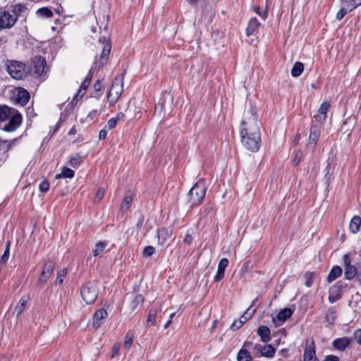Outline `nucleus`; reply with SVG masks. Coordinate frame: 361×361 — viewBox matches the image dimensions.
<instances>
[{
  "label": "nucleus",
  "instance_id": "obj_7",
  "mask_svg": "<svg viewBox=\"0 0 361 361\" xmlns=\"http://www.w3.org/2000/svg\"><path fill=\"white\" fill-rule=\"evenodd\" d=\"M123 91L122 79L115 78L107 94V99L111 106L114 105L117 102Z\"/></svg>",
  "mask_w": 361,
  "mask_h": 361
},
{
  "label": "nucleus",
  "instance_id": "obj_12",
  "mask_svg": "<svg viewBox=\"0 0 361 361\" xmlns=\"http://www.w3.org/2000/svg\"><path fill=\"white\" fill-rule=\"evenodd\" d=\"M54 269V263L52 261L47 262L39 277L38 282L41 283H46L52 274Z\"/></svg>",
  "mask_w": 361,
  "mask_h": 361
},
{
  "label": "nucleus",
  "instance_id": "obj_14",
  "mask_svg": "<svg viewBox=\"0 0 361 361\" xmlns=\"http://www.w3.org/2000/svg\"><path fill=\"white\" fill-rule=\"evenodd\" d=\"M99 43H101L103 45L102 51L99 60L101 63H104L108 60L111 49V45L110 41L106 39L105 37H104L102 39H100Z\"/></svg>",
  "mask_w": 361,
  "mask_h": 361
},
{
  "label": "nucleus",
  "instance_id": "obj_39",
  "mask_svg": "<svg viewBox=\"0 0 361 361\" xmlns=\"http://www.w3.org/2000/svg\"><path fill=\"white\" fill-rule=\"evenodd\" d=\"M68 274V270L66 269H62L57 272V277L56 282V283L61 285L63 282L64 279L66 278Z\"/></svg>",
  "mask_w": 361,
  "mask_h": 361
},
{
  "label": "nucleus",
  "instance_id": "obj_9",
  "mask_svg": "<svg viewBox=\"0 0 361 361\" xmlns=\"http://www.w3.org/2000/svg\"><path fill=\"white\" fill-rule=\"evenodd\" d=\"M304 352V361H319L316 356L315 345L313 338L307 339Z\"/></svg>",
  "mask_w": 361,
  "mask_h": 361
},
{
  "label": "nucleus",
  "instance_id": "obj_5",
  "mask_svg": "<svg viewBox=\"0 0 361 361\" xmlns=\"http://www.w3.org/2000/svg\"><path fill=\"white\" fill-rule=\"evenodd\" d=\"M6 70L8 74L14 79L23 80L26 76L25 65L18 61H7L6 62Z\"/></svg>",
  "mask_w": 361,
  "mask_h": 361
},
{
  "label": "nucleus",
  "instance_id": "obj_58",
  "mask_svg": "<svg viewBox=\"0 0 361 361\" xmlns=\"http://www.w3.org/2000/svg\"><path fill=\"white\" fill-rule=\"evenodd\" d=\"M343 263H344V265H345V267H347V266H349V265H351L350 264V257L348 255H345L343 256Z\"/></svg>",
  "mask_w": 361,
  "mask_h": 361
},
{
  "label": "nucleus",
  "instance_id": "obj_57",
  "mask_svg": "<svg viewBox=\"0 0 361 361\" xmlns=\"http://www.w3.org/2000/svg\"><path fill=\"white\" fill-rule=\"evenodd\" d=\"M107 132L105 129H102L99 133V138L100 140H104L106 137Z\"/></svg>",
  "mask_w": 361,
  "mask_h": 361
},
{
  "label": "nucleus",
  "instance_id": "obj_16",
  "mask_svg": "<svg viewBox=\"0 0 361 361\" xmlns=\"http://www.w3.org/2000/svg\"><path fill=\"white\" fill-rule=\"evenodd\" d=\"M330 104L327 102H323L319 110L317 115L314 116V118L315 121L322 123L326 121V114L328 111L329 110Z\"/></svg>",
  "mask_w": 361,
  "mask_h": 361
},
{
  "label": "nucleus",
  "instance_id": "obj_44",
  "mask_svg": "<svg viewBox=\"0 0 361 361\" xmlns=\"http://www.w3.org/2000/svg\"><path fill=\"white\" fill-rule=\"evenodd\" d=\"M250 309L251 308L249 307L247 310V311L240 318V319H241L244 324L252 317V316L255 312V310H252L251 312H250Z\"/></svg>",
  "mask_w": 361,
  "mask_h": 361
},
{
  "label": "nucleus",
  "instance_id": "obj_51",
  "mask_svg": "<svg viewBox=\"0 0 361 361\" xmlns=\"http://www.w3.org/2000/svg\"><path fill=\"white\" fill-rule=\"evenodd\" d=\"M104 188H99L96 195H95V197H94V200L95 201H100L102 197H104Z\"/></svg>",
  "mask_w": 361,
  "mask_h": 361
},
{
  "label": "nucleus",
  "instance_id": "obj_24",
  "mask_svg": "<svg viewBox=\"0 0 361 361\" xmlns=\"http://www.w3.org/2000/svg\"><path fill=\"white\" fill-rule=\"evenodd\" d=\"M259 25V23L255 18H252L250 20L247 29L246 34L247 35H254L258 30Z\"/></svg>",
  "mask_w": 361,
  "mask_h": 361
},
{
  "label": "nucleus",
  "instance_id": "obj_18",
  "mask_svg": "<svg viewBox=\"0 0 361 361\" xmlns=\"http://www.w3.org/2000/svg\"><path fill=\"white\" fill-rule=\"evenodd\" d=\"M92 78V73L91 71H90L87 75H86L85 78L84 79L83 82H82L77 94H75V99H80V98L82 97L85 90H87V87L89 86L91 82Z\"/></svg>",
  "mask_w": 361,
  "mask_h": 361
},
{
  "label": "nucleus",
  "instance_id": "obj_6",
  "mask_svg": "<svg viewBox=\"0 0 361 361\" xmlns=\"http://www.w3.org/2000/svg\"><path fill=\"white\" fill-rule=\"evenodd\" d=\"M80 295L87 304L93 303L97 298L98 289L93 282H87L80 288Z\"/></svg>",
  "mask_w": 361,
  "mask_h": 361
},
{
  "label": "nucleus",
  "instance_id": "obj_61",
  "mask_svg": "<svg viewBox=\"0 0 361 361\" xmlns=\"http://www.w3.org/2000/svg\"><path fill=\"white\" fill-rule=\"evenodd\" d=\"M143 221H144V216L142 215H141L137 221V228H140L142 226V224H143Z\"/></svg>",
  "mask_w": 361,
  "mask_h": 361
},
{
  "label": "nucleus",
  "instance_id": "obj_15",
  "mask_svg": "<svg viewBox=\"0 0 361 361\" xmlns=\"http://www.w3.org/2000/svg\"><path fill=\"white\" fill-rule=\"evenodd\" d=\"M106 317L107 312L104 309L101 308L97 310L93 314V326L95 329L100 327Z\"/></svg>",
  "mask_w": 361,
  "mask_h": 361
},
{
  "label": "nucleus",
  "instance_id": "obj_26",
  "mask_svg": "<svg viewBox=\"0 0 361 361\" xmlns=\"http://www.w3.org/2000/svg\"><path fill=\"white\" fill-rule=\"evenodd\" d=\"M342 274V269L338 266H334L330 271L328 276L327 281L329 283H331L334 280H336L338 277H339Z\"/></svg>",
  "mask_w": 361,
  "mask_h": 361
},
{
  "label": "nucleus",
  "instance_id": "obj_43",
  "mask_svg": "<svg viewBox=\"0 0 361 361\" xmlns=\"http://www.w3.org/2000/svg\"><path fill=\"white\" fill-rule=\"evenodd\" d=\"M10 245L11 243L9 241H7L6 249L4 250L3 255L1 257V263L5 264L8 261L10 253Z\"/></svg>",
  "mask_w": 361,
  "mask_h": 361
},
{
  "label": "nucleus",
  "instance_id": "obj_13",
  "mask_svg": "<svg viewBox=\"0 0 361 361\" xmlns=\"http://www.w3.org/2000/svg\"><path fill=\"white\" fill-rule=\"evenodd\" d=\"M16 93L15 94V100L16 103L20 104L21 106H25L27 104L30 99V94L29 92L23 88H18L16 90Z\"/></svg>",
  "mask_w": 361,
  "mask_h": 361
},
{
  "label": "nucleus",
  "instance_id": "obj_35",
  "mask_svg": "<svg viewBox=\"0 0 361 361\" xmlns=\"http://www.w3.org/2000/svg\"><path fill=\"white\" fill-rule=\"evenodd\" d=\"M156 317H157V310H154V309H151L149 311V314H148L147 319L146 321L147 326L154 325L155 324Z\"/></svg>",
  "mask_w": 361,
  "mask_h": 361
},
{
  "label": "nucleus",
  "instance_id": "obj_22",
  "mask_svg": "<svg viewBox=\"0 0 361 361\" xmlns=\"http://www.w3.org/2000/svg\"><path fill=\"white\" fill-rule=\"evenodd\" d=\"M270 329L266 326H260L257 329V334L261 337L263 342H268L271 340Z\"/></svg>",
  "mask_w": 361,
  "mask_h": 361
},
{
  "label": "nucleus",
  "instance_id": "obj_63",
  "mask_svg": "<svg viewBox=\"0 0 361 361\" xmlns=\"http://www.w3.org/2000/svg\"><path fill=\"white\" fill-rule=\"evenodd\" d=\"M125 114L122 112H119L118 114H117L116 116L115 117V119L118 122V121L123 120Z\"/></svg>",
  "mask_w": 361,
  "mask_h": 361
},
{
  "label": "nucleus",
  "instance_id": "obj_62",
  "mask_svg": "<svg viewBox=\"0 0 361 361\" xmlns=\"http://www.w3.org/2000/svg\"><path fill=\"white\" fill-rule=\"evenodd\" d=\"M299 154H300V152L296 153L295 156V157L293 159V164L295 165V166L298 165L299 164V162H300V155H299Z\"/></svg>",
  "mask_w": 361,
  "mask_h": 361
},
{
  "label": "nucleus",
  "instance_id": "obj_40",
  "mask_svg": "<svg viewBox=\"0 0 361 361\" xmlns=\"http://www.w3.org/2000/svg\"><path fill=\"white\" fill-rule=\"evenodd\" d=\"M133 334L131 332H128L125 336V342L123 343V347L126 349H129L131 347L133 341Z\"/></svg>",
  "mask_w": 361,
  "mask_h": 361
},
{
  "label": "nucleus",
  "instance_id": "obj_46",
  "mask_svg": "<svg viewBox=\"0 0 361 361\" xmlns=\"http://www.w3.org/2000/svg\"><path fill=\"white\" fill-rule=\"evenodd\" d=\"M154 252L155 248L153 246L148 245L144 248L142 254L145 257H150L154 253Z\"/></svg>",
  "mask_w": 361,
  "mask_h": 361
},
{
  "label": "nucleus",
  "instance_id": "obj_38",
  "mask_svg": "<svg viewBox=\"0 0 361 361\" xmlns=\"http://www.w3.org/2000/svg\"><path fill=\"white\" fill-rule=\"evenodd\" d=\"M262 345L259 344H253L250 350L251 351V354H253L254 357H262Z\"/></svg>",
  "mask_w": 361,
  "mask_h": 361
},
{
  "label": "nucleus",
  "instance_id": "obj_54",
  "mask_svg": "<svg viewBox=\"0 0 361 361\" xmlns=\"http://www.w3.org/2000/svg\"><path fill=\"white\" fill-rule=\"evenodd\" d=\"M324 361H339L338 357L333 355H327Z\"/></svg>",
  "mask_w": 361,
  "mask_h": 361
},
{
  "label": "nucleus",
  "instance_id": "obj_11",
  "mask_svg": "<svg viewBox=\"0 0 361 361\" xmlns=\"http://www.w3.org/2000/svg\"><path fill=\"white\" fill-rule=\"evenodd\" d=\"M293 313V311L290 308H283L277 314L276 317H273V322L276 326L281 325L292 316Z\"/></svg>",
  "mask_w": 361,
  "mask_h": 361
},
{
  "label": "nucleus",
  "instance_id": "obj_25",
  "mask_svg": "<svg viewBox=\"0 0 361 361\" xmlns=\"http://www.w3.org/2000/svg\"><path fill=\"white\" fill-rule=\"evenodd\" d=\"M133 201V193L130 191H128L125 197L123 198L121 204V210L123 212H127L130 208V206Z\"/></svg>",
  "mask_w": 361,
  "mask_h": 361
},
{
  "label": "nucleus",
  "instance_id": "obj_23",
  "mask_svg": "<svg viewBox=\"0 0 361 361\" xmlns=\"http://www.w3.org/2000/svg\"><path fill=\"white\" fill-rule=\"evenodd\" d=\"M15 110L14 109L8 108L7 106L0 105V123L7 121Z\"/></svg>",
  "mask_w": 361,
  "mask_h": 361
},
{
  "label": "nucleus",
  "instance_id": "obj_59",
  "mask_svg": "<svg viewBox=\"0 0 361 361\" xmlns=\"http://www.w3.org/2000/svg\"><path fill=\"white\" fill-rule=\"evenodd\" d=\"M119 353V346L114 345L112 348V356L118 355Z\"/></svg>",
  "mask_w": 361,
  "mask_h": 361
},
{
  "label": "nucleus",
  "instance_id": "obj_42",
  "mask_svg": "<svg viewBox=\"0 0 361 361\" xmlns=\"http://www.w3.org/2000/svg\"><path fill=\"white\" fill-rule=\"evenodd\" d=\"M352 10H350L347 6L343 5V7L338 11L336 14V18L338 20H341L345 14L350 12Z\"/></svg>",
  "mask_w": 361,
  "mask_h": 361
},
{
  "label": "nucleus",
  "instance_id": "obj_20",
  "mask_svg": "<svg viewBox=\"0 0 361 361\" xmlns=\"http://www.w3.org/2000/svg\"><path fill=\"white\" fill-rule=\"evenodd\" d=\"M228 265V260L226 258H222L218 264V269L216 275L214 276V281H219L224 277L225 269Z\"/></svg>",
  "mask_w": 361,
  "mask_h": 361
},
{
  "label": "nucleus",
  "instance_id": "obj_48",
  "mask_svg": "<svg viewBox=\"0 0 361 361\" xmlns=\"http://www.w3.org/2000/svg\"><path fill=\"white\" fill-rule=\"evenodd\" d=\"M243 324L244 323L241 319H239L238 320H235L231 326V329L233 331H236L239 329Z\"/></svg>",
  "mask_w": 361,
  "mask_h": 361
},
{
  "label": "nucleus",
  "instance_id": "obj_41",
  "mask_svg": "<svg viewBox=\"0 0 361 361\" xmlns=\"http://www.w3.org/2000/svg\"><path fill=\"white\" fill-rule=\"evenodd\" d=\"M304 277L305 279V286L307 287H310L313 283L314 273V272H307L305 274Z\"/></svg>",
  "mask_w": 361,
  "mask_h": 361
},
{
  "label": "nucleus",
  "instance_id": "obj_3",
  "mask_svg": "<svg viewBox=\"0 0 361 361\" xmlns=\"http://www.w3.org/2000/svg\"><path fill=\"white\" fill-rule=\"evenodd\" d=\"M243 146L248 151L255 152L261 144L260 133H240Z\"/></svg>",
  "mask_w": 361,
  "mask_h": 361
},
{
  "label": "nucleus",
  "instance_id": "obj_4",
  "mask_svg": "<svg viewBox=\"0 0 361 361\" xmlns=\"http://www.w3.org/2000/svg\"><path fill=\"white\" fill-rule=\"evenodd\" d=\"M206 188L204 182H196L188 193V202L191 206L200 204L204 197Z\"/></svg>",
  "mask_w": 361,
  "mask_h": 361
},
{
  "label": "nucleus",
  "instance_id": "obj_37",
  "mask_svg": "<svg viewBox=\"0 0 361 361\" xmlns=\"http://www.w3.org/2000/svg\"><path fill=\"white\" fill-rule=\"evenodd\" d=\"M144 302V298L142 297V295H137L133 300L131 302V306H132V308L133 310H136L140 306H141V305L142 304V302Z\"/></svg>",
  "mask_w": 361,
  "mask_h": 361
},
{
  "label": "nucleus",
  "instance_id": "obj_28",
  "mask_svg": "<svg viewBox=\"0 0 361 361\" xmlns=\"http://www.w3.org/2000/svg\"><path fill=\"white\" fill-rule=\"evenodd\" d=\"M360 224L361 218L359 216H353L349 224L350 231L353 233H357L360 229Z\"/></svg>",
  "mask_w": 361,
  "mask_h": 361
},
{
  "label": "nucleus",
  "instance_id": "obj_52",
  "mask_svg": "<svg viewBox=\"0 0 361 361\" xmlns=\"http://www.w3.org/2000/svg\"><path fill=\"white\" fill-rule=\"evenodd\" d=\"M104 88V86L100 80H97L94 85V89L96 92H102Z\"/></svg>",
  "mask_w": 361,
  "mask_h": 361
},
{
  "label": "nucleus",
  "instance_id": "obj_21",
  "mask_svg": "<svg viewBox=\"0 0 361 361\" xmlns=\"http://www.w3.org/2000/svg\"><path fill=\"white\" fill-rule=\"evenodd\" d=\"M172 231L165 228H161L157 230L158 243L164 245L166 240L171 236Z\"/></svg>",
  "mask_w": 361,
  "mask_h": 361
},
{
  "label": "nucleus",
  "instance_id": "obj_29",
  "mask_svg": "<svg viewBox=\"0 0 361 361\" xmlns=\"http://www.w3.org/2000/svg\"><path fill=\"white\" fill-rule=\"evenodd\" d=\"M46 61L44 58L39 56L36 58L35 65V72L37 75H41L45 68Z\"/></svg>",
  "mask_w": 361,
  "mask_h": 361
},
{
  "label": "nucleus",
  "instance_id": "obj_64",
  "mask_svg": "<svg viewBox=\"0 0 361 361\" xmlns=\"http://www.w3.org/2000/svg\"><path fill=\"white\" fill-rule=\"evenodd\" d=\"M171 322H172V320H171V319H169V320L166 322V323L164 324V329H168V328H169V326L171 325Z\"/></svg>",
  "mask_w": 361,
  "mask_h": 361
},
{
  "label": "nucleus",
  "instance_id": "obj_31",
  "mask_svg": "<svg viewBox=\"0 0 361 361\" xmlns=\"http://www.w3.org/2000/svg\"><path fill=\"white\" fill-rule=\"evenodd\" d=\"M275 349L271 345H264L262 348V356L272 357L275 354Z\"/></svg>",
  "mask_w": 361,
  "mask_h": 361
},
{
  "label": "nucleus",
  "instance_id": "obj_53",
  "mask_svg": "<svg viewBox=\"0 0 361 361\" xmlns=\"http://www.w3.org/2000/svg\"><path fill=\"white\" fill-rule=\"evenodd\" d=\"M116 123H117V121L115 119V118H111L108 121L106 128L111 130V129L114 128V127H116Z\"/></svg>",
  "mask_w": 361,
  "mask_h": 361
},
{
  "label": "nucleus",
  "instance_id": "obj_17",
  "mask_svg": "<svg viewBox=\"0 0 361 361\" xmlns=\"http://www.w3.org/2000/svg\"><path fill=\"white\" fill-rule=\"evenodd\" d=\"M320 134H321V131H320L319 128L315 125L312 126L310 128V132L308 144H307L308 146H310L312 148L314 147V146L316 145V144L318 141V139L320 136Z\"/></svg>",
  "mask_w": 361,
  "mask_h": 361
},
{
  "label": "nucleus",
  "instance_id": "obj_27",
  "mask_svg": "<svg viewBox=\"0 0 361 361\" xmlns=\"http://www.w3.org/2000/svg\"><path fill=\"white\" fill-rule=\"evenodd\" d=\"M107 245L106 241H99L98 242L93 249V255L94 257H102L104 253L105 248Z\"/></svg>",
  "mask_w": 361,
  "mask_h": 361
},
{
  "label": "nucleus",
  "instance_id": "obj_10",
  "mask_svg": "<svg viewBox=\"0 0 361 361\" xmlns=\"http://www.w3.org/2000/svg\"><path fill=\"white\" fill-rule=\"evenodd\" d=\"M252 345V342L245 341L243 343L242 348L237 354L238 361H252V356L251 355L250 349Z\"/></svg>",
  "mask_w": 361,
  "mask_h": 361
},
{
  "label": "nucleus",
  "instance_id": "obj_45",
  "mask_svg": "<svg viewBox=\"0 0 361 361\" xmlns=\"http://www.w3.org/2000/svg\"><path fill=\"white\" fill-rule=\"evenodd\" d=\"M80 162L81 157L78 154L71 157L69 160L70 165L73 167H78L80 165Z\"/></svg>",
  "mask_w": 361,
  "mask_h": 361
},
{
  "label": "nucleus",
  "instance_id": "obj_49",
  "mask_svg": "<svg viewBox=\"0 0 361 361\" xmlns=\"http://www.w3.org/2000/svg\"><path fill=\"white\" fill-rule=\"evenodd\" d=\"M50 188L49 182H41L39 185V188L42 192H46Z\"/></svg>",
  "mask_w": 361,
  "mask_h": 361
},
{
  "label": "nucleus",
  "instance_id": "obj_56",
  "mask_svg": "<svg viewBox=\"0 0 361 361\" xmlns=\"http://www.w3.org/2000/svg\"><path fill=\"white\" fill-rule=\"evenodd\" d=\"M255 11L257 12V13L261 16L263 19H265L267 16V11H264L263 12H260L259 11V8H255Z\"/></svg>",
  "mask_w": 361,
  "mask_h": 361
},
{
  "label": "nucleus",
  "instance_id": "obj_47",
  "mask_svg": "<svg viewBox=\"0 0 361 361\" xmlns=\"http://www.w3.org/2000/svg\"><path fill=\"white\" fill-rule=\"evenodd\" d=\"M27 301L25 300L21 299L16 307V311L18 314H20L23 312L25 309V303Z\"/></svg>",
  "mask_w": 361,
  "mask_h": 361
},
{
  "label": "nucleus",
  "instance_id": "obj_50",
  "mask_svg": "<svg viewBox=\"0 0 361 361\" xmlns=\"http://www.w3.org/2000/svg\"><path fill=\"white\" fill-rule=\"evenodd\" d=\"M353 337L357 343L361 345V329H358L354 331Z\"/></svg>",
  "mask_w": 361,
  "mask_h": 361
},
{
  "label": "nucleus",
  "instance_id": "obj_8",
  "mask_svg": "<svg viewBox=\"0 0 361 361\" xmlns=\"http://www.w3.org/2000/svg\"><path fill=\"white\" fill-rule=\"evenodd\" d=\"M22 123V116L16 110L13 111L7 121L0 123V128L8 132L16 130Z\"/></svg>",
  "mask_w": 361,
  "mask_h": 361
},
{
  "label": "nucleus",
  "instance_id": "obj_19",
  "mask_svg": "<svg viewBox=\"0 0 361 361\" xmlns=\"http://www.w3.org/2000/svg\"><path fill=\"white\" fill-rule=\"evenodd\" d=\"M353 339L348 337H342L333 341V346L341 351H343L351 343Z\"/></svg>",
  "mask_w": 361,
  "mask_h": 361
},
{
  "label": "nucleus",
  "instance_id": "obj_33",
  "mask_svg": "<svg viewBox=\"0 0 361 361\" xmlns=\"http://www.w3.org/2000/svg\"><path fill=\"white\" fill-rule=\"evenodd\" d=\"M357 273V269L353 265H349L345 267L344 275L345 279H352L355 277Z\"/></svg>",
  "mask_w": 361,
  "mask_h": 361
},
{
  "label": "nucleus",
  "instance_id": "obj_1",
  "mask_svg": "<svg viewBox=\"0 0 361 361\" xmlns=\"http://www.w3.org/2000/svg\"><path fill=\"white\" fill-rule=\"evenodd\" d=\"M26 7L18 4L11 7L10 11H0V31L12 28L18 18L26 11Z\"/></svg>",
  "mask_w": 361,
  "mask_h": 361
},
{
  "label": "nucleus",
  "instance_id": "obj_55",
  "mask_svg": "<svg viewBox=\"0 0 361 361\" xmlns=\"http://www.w3.org/2000/svg\"><path fill=\"white\" fill-rule=\"evenodd\" d=\"M192 241V237L191 235L187 234L183 240L184 243L190 245Z\"/></svg>",
  "mask_w": 361,
  "mask_h": 361
},
{
  "label": "nucleus",
  "instance_id": "obj_60",
  "mask_svg": "<svg viewBox=\"0 0 361 361\" xmlns=\"http://www.w3.org/2000/svg\"><path fill=\"white\" fill-rule=\"evenodd\" d=\"M164 98V102H166V99H168L170 102V103H172L173 102V97L170 94V93L169 92H165L163 95Z\"/></svg>",
  "mask_w": 361,
  "mask_h": 361
},
{
  "label": "nucleus",
  "instance_id": "obj_36",
  "mask_svg": "<svg viewBox=\"0 0 361 361\" xmlns=\"http://www.w3.org/2000/svg\"><path fill=\"white\" fill-rule=\"evenodd\" d=\"M37 14L42 18H51L53 16L52 11L47 7L39 8L37 11Z\"/></svg>",
  "mask_w": 361,
  "mask_h": 361
},
{
  "label": "nucleus",
  "instance_id": "obj_2",
  "mask_svg": "<svg viewBox=\"0 0 361 361\" xmlns=\"http://www.w3.org/2000/svg\"><path fill=\"white\" fill-rule=\"evenodd\" d=\"M260 133L259 121L257 116L255 106L250 105L245 109L240 124V133Z\"/></svg>",
  "mask_w": 361,
  "mask_h": 361
},
{
  "label": "nucleus",
  "instance_id": "obj_34",
  "mask_svg": "<svg viewBox=\"0 0 361 361\" xmlns=\"http://www.w3.org/2000/svg\"><path fill=\"white\" fill-rule=\"evenodd\" d=\"M342 4L347 6L350 10H353L361 5V0H342Z\"/></svg>",
  "mask_w": 361,
  "mask_h": 361
},
{
  "label": "nucleus",
  "instance_id": "obj_30",
  "mask_svg": "<svg viewBox=\"0 0 361 361\" xmlns=\"http://www.w3.org/2000/svg\"><path fill=\"white\" fill-rule=\"evenodd\" d=\"M304 71V65L302 63L297 61L294 63L291 69V75L294 78H297L301 75Z\"/></svg>",
  "mask_w": 361,
  "mask_h": 361
},
{
  "label": "nucleus",
  "instance_id": "obj_32",
  "mask_svg": "<svg viewBox=\"0 0 361 361\" xmlns=\"http://www.w3.org/2000/svg\"><path fill=\"white\" fill-rule=\"evenodd\" d=\"M74 176V171L68 168H63L61 173H58L56 175L55 178L59 179L61 178H72Z\"/></svg>",
  "mask_w": 361,
  "mask_h": 361
}]
</instances>
